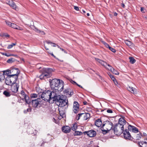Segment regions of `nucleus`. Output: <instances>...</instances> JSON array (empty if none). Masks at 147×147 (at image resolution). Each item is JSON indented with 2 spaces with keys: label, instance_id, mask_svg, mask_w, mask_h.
<instances>
[{
  "label": "nucleus",
  "instance_id": "54",
  "mask_svg": "<svg viewBox=\"0 0 147 147\" xmlns=\"http://www.w3.org/2000/svg\"><path fill=\"white\" fill-rule=\"evenodd\" d=\"M121 5L123 8H124L125 7V5L123 3H122L121 4Z\"/></svg>",
  "mask_w": 147,
  "mask_h": 147
},
{
  "label": "nucleus",
  "instance_id": "45",
  "mask_svg": "<svg viewBox=\"0 0 147 147\" xmlns=\"http://www.w3.org/2000/svg\"><path fill=\"white\" fill-rule=\"evenodd\" d=\"M104 44L107 48H109V47H110L108 44L106 42H104Z\"/></svg>",
  "mask_w": 147,
  "mask_h": 147
},
{
  "label": "nucleus",
  "instance_id": "2",
  "mask_svg": "<svg viewBox=\"0 0 147 147\" xmlns=\"http://www.w3.org/2000/svg\"><path fill=\"white\" fill-rule=\"evenodd\" d=\"M49 82L51 88L53 90H60L63 88V82L59 79H54L52 80H50Z\"/></svg>",
  "mask_w": 147,
  "mask_h": 147
},
{
  "label": "nucleus",
  "instance_id": "12",
  "mask_svg": "<svg viewBox=\"0 0 147 147\" xmlns=\"http://www.w3.org/2000/svg\"><path fill=\"white\" fill-rule=\"evenodd\" d=\"M79 105L78 102L76 101L74 102L73 110L74 113L76 114L79 111Z\"/></svg>",
  "mask_w": 147,
  "mask_h": 147
},
{
  "label": "nucleus",
  "instance_id": "33",
  "mask_svg": "<svg viewBox=\"0 0 147 147\" xmlns=\"http://www.w3.org/2000/svg\"><path fill=\"white\" fill-rule=\"evenodd\" d=\"M37 33L39 34L41 36H43L45 34V32L43 31L37 29Z\"/></svg>",
  "mask_w": 147,
  "mask_h": 147
},
{
  "label": "nucleus",
  "instance_id": "62",
  "mask_svg": "<svg viewBox=\"0 0 147 147\" xmlns=\"http://www.w3.org/2000/svg\"><path fill=\"white\" fill-rule=\"evenodd\" d=\"M117 15V13L116 12L115 13H114V16H116Z\"/></svg>",
  "mask_w": 147,
  "mask_h": 147
},
{
  "label": "nucleus",
  "instance_id": "60",
  "mask_svg": "<svg viewBox=\"0 0 147 147\" xmlns=\"http://www.w3.org/2000/svg\"><path fill=\"white\" fill-rule=\"evenodd\" d=\"M65 92H66V93H68V94H69V91L68 90H65Z\"/></svg>",
  "mask_w": 147,
  "mask_h": 147
},
{
  "label": "nucleus",
  "instance_id": "4",
  "mask_svg": "<svg viewBox=\"0 0 147 147\" xmlns=\"http://www.w3.org/2000/svg\"><path fill=\"white\" fill-rule=\"evenodd\" d=\"M113 125V123L111 121H106L101 127L102 133L103 134H106L108 133L109 131L112 129Z\"/></svg>",
  "mask_w": 147,
  "mask_h": 147
},
{
  "label": "nucleus",
  "instance_id": "28",
  "mask_svg": "<svg viewBox=\"0 0 147 147\" xmlns=\"http://www.w3.org/2000/svg\"><path fill=\"white\" fill-rule=\"evenodd\" d=\"M32 105L33 107L36 108L37 107V99H32Z\"/></svg>",
  "mask_w": 147,
  "mask_h": 147
},
{
  "label": "nucleus",
  "instance_id": "48",
  "mask_svg": "<svg viewBox=\"0 0 147 147\" xmlns=\"http://www.w3.org/2000/svg\"><path fill=\"white\" fill-rule=\"evenodd\" d=\"M1 53V54L2 55H5V56H7V57L10 56L9 55H7V54L6 53Z\"/></svg>",
  "mask_w": 147,
  "mask_h": 147
},
{
  "label": "nucleus",
  "instance_id": "58",
  "mask_svg": "<svg viewBox=\"0 0 147 147\" xmlns=\"http://www.w3.org/2000/svg\"><path fill=\"white\" fill-rule=\"evenodd\" d=\"M31 109H28L27 110V111L30 112L31 111Z\"/></svg>",
  "mask_w": 147,
  "mask_h": 147
},
{
  "label": "nucleus",
  "instance_id": "37",
  "mask_svg": "<svg viewBox=\"0 0 147 147\" xmlns=\"http://www.w3.org/2000/svg\"><path fill=\"white\" fill-rule=\"evenodd\" d=\"M16 45V43H12L11 44V45H8V47H7V48L8 49H11L13 47L15 46Z\"/></svg>",
  "mask_w": 147,
  "mask_h": 147
},
{
  "label": "nucleus",
  "instance_id": "21",
  "mask_svg": "<svg viewBox=\"0 0 147 147\" xmlns=\"http://www.w3.org/2000/svg\"><path fill=\"white\" fill-rule=\"evenodd\" d=\"M11 27L12 28H13L17 30H23V29L22 28L19 27L15 24L13 23H12L11 25Z\"/></svg>",
  "mask_w": 147,
  "mask_h": 147
},
{
  "label": "nucleus",
  "instance_id": "53",
  "mask_svg": "<svg viewBox=\"0 0 147 147\" xmlns=\"http://www.w3.org/2000/svg\"><path fill=\"white\" fill-rule=\"evenodd\" d=\"M46 42L48 44H52V42H51L50 41H46Z\"/></svg>",
  "mask_w": 147,
  "mask_h": 147
},
{
  "label": "nucleus",
  "instance_id": "41",
  "mask_svg": "<svg viewBox=\"0 0 147 147\" xmlns=\"http://www.w3.org/2000/svg\"><path fill=\"white\" fill-rule=\"evenodd\" d=\"M109 49L112 52H113V53H115L116 52L115 50L113 49V48H112V47H109Z\"/></svg>",
  "mask_w": 147,
  "mask_h": 147
},
{
  "label": "nucleus",
  "instance_id": "3",
  "mask_svg": "<svg viewBox=\"0 0 147 147\" xmlns=\"http://www.w3.org/2000/svg\"><path fill=\"white\" fill-rule=\"evenodd\" d=\"M39 69V72L41 74L39 77L40 79L44 78H47L50 77L51 76V73L53 71L52 69L50 68H43L41 69V67H40Z\"/></svg>",
  "mask_w": 147,
  "mask_h": 147
},
{
  "label": "nucleus",
  "instance_id": "19",
  "mask_svg": "<svg viewBox=\"0 0 147 147\" xmlns=\"http://www.w3.org/2000/svg\"><path fill=\"white\" fill-rule=\"evenodd\" d=\"M142 136V134L140 133H139V134H135L132 136V140L134 139L136 140H140Z\"/></svg>",
  "mask_w": 147,
  "mask_h": 147
},
{
  "label": "nucleus",
  "instance_id": "42",
  "mask_svg": "<svg viewBox=\"0 0 147 147\" xmlns=\"http://www.w3.org/2000/svg\"><path fill=\"white\" fill-rule=\"evenodd\" d=\"M110 76L111 79L115 82V81H116L115 78V77H114V76L113 75H110Z\"/></svg>",
  "mask_w": 147,
  "mask_h": 147
},
{
  "label": "nucleus",
  "instance_id": "40",
  "mask_svg": "<svg viewBox=\"0 0 147 147\" xmlns=\"http://www.w3.org/2000/svg\"><path fill=\"white\" fill-rule=\"evenodd\" d=\"M5 22L7 24L8 26H9V27H11V25L12 23H11V22L7 21H6Z\"/></svg>",
  "mask_w": 147,
  "mask_h": 147
},
{
  "label": "nucleus",
  "instance_id": "64",
  "mask_svg": "<svg viewBox=\"0 0 147 147\" xmlns=\"http://www.w3.org/2000/svg\"><path fill=\"white\" fill-rule=\"evenodd\" d=\"M143 135L144 136H147V134L146 133H143Z\"/></svg>",
  "mask_w": 147,
  "mask_h": 147
},
{
  "label": "nucleus",
  "instance_id": "15",
  "mask_svg": "<svg viewBox=\"0 0 147 147\" xmlns=\"http://www.w3.org/2000/svg\"><path fill=\"white\" fill-rule=\"evenodd\" d=\"M128 130L130 131L136 133L138 132V129L136 127L131 125H129L128 126Z\"/></svg>",
  "mask_w": 147,
  "mask_h": 147
},
{
  "label": "nucleus",
  "instance_id": "32",
  "mask_svg": "<svg viewBox=\"0 0 147 147\" xmlns=\"http://www.w3.org/2000/svg\"><path fill=\"white\" fill-rule=\"evenodd\" d=\"M77 128V125L76 123H74L73 124V126L71 127V129L74 131L76 130Z\"/></svg>",
  "mask_w": 147,
  "mask_h": 147
},
{
  "label": "nucleus",
  "instance_id": "31",
  "mask_svg": "<svg viewBox=\"0 0 147 147\" xmlns=\"http://www.w3.org/2000/svg\"><path fill=\"white\" fill-rule=\"evenodd\" d=\"M26 102L27 103V104H29L30 102V100L29 99V97L28 96H24V97Z\"/></svg>",
  "mask_w": 147,
  "mask_h": 147
},
{
  "label": "nucleus",
  "instance_id": "5",
  "mask_svg": "<svg viewBox=\"0 0 147 147\" xmlns=\"http://www.w3.org/2000/svg\"><path fill=\"white\" fill-rule=\"evenodd\" d=\"M95 59L96 61L100 63L107 68L109 70L112 71L114 74L118 75L119 74V73L115 70L109 64H107L106 62L97 58H95Z\"/></svg>",
  "mask_w": 147,
  "mask_h": 147
},
{
  "label": "nucleus",
  "instance_id": "27",
  "mask_svg": "<svg viewBox=\"0 0 147 147\" xmlns=\"http://www.w3.org/2000/svg\"><path fill=\"white\" fill-rule=\"evenodd\" d=\"M84 117L83 118V120H87L88 118H89L90 116V115L88 113H84Z\"/></svg>",
  "mask_w": 147,
  "mask_h": 147
},
{
  "label": "nucleus",
  "instance_id": "49",
  "mask_svg": "<svg viewBox=\"0 0 147 147\" xmlns=\"http://www.w3.org/2000/svg\"><path fill=\"white\" fill-rule=\"evenodd\" d=\"M71 82L73 84H76V85H77V83L76 82L72 80H71Z\"/></svg>",
  "mask_w": 147,
  "mask_h": 147
},
{
  "label": "nucleus",
  "instance_id": "39",
  "mask_svg": "<svg viewBox=\"0 0 147 147\" xmlns=\"http://www.w3.org/2000/svg\"><path fill=\"white\" fill-rule=\"evenodd\" d=\"M4 79L5 77L3 74H0V82H1L2 80H4Z\"/></svg>",
  "mask_w": 147,
  "mask_h": 147
},
{
  "label": "nucleus",
  "instance_id": "18",
  "mask_svg": "<svg viewBox=\"0 0 147 147\" xmlns=\"http://www.w3.org/2000/svg\"><path fill=\"white\" fill-rule=\"evenodd\" d=\"M8 76L11 80V81L12 82L14 83H16L15 82L18 79V76H13L11 75H8Z\"/></svg>",
  "mask_w": 147,
  "mask_h": 147
},
{
  "label": "nucleus",
  "instance_id": "52",
  "mask_svg": "<svg viewBox=\"0 0 147 147\" xmlns=\"http://www.w3.org/2000/svg\"><path fill=\"white\" fill-rule=\"evenodd\" d=\"M56 45L55 43H52V46L53 47H55L56 46Z\"/></svg>",
  "mask_w": 147,
  "mask_h": 147
},
{
  "label": "nucleus",
  "instance_id": "20",
  "mask_svg": "<svg viewBox=\"0 0 147 147\" xmlns=\"http://www.w3.org/2000/svg\"><path fill=\"white\" fill-rule=\"evenodd\" d=\"M125 43L126 44L131 48L134 47V45L131 42L129 41L128 40H126L125 41Z\"/></svg>",
  "mask_w": 147,
  "mask_h": 147
},
{
  "label": "nucleus",
  "instance_id": "55",
  "mask_svg": "<svg viewBox=\"0 0 147 147\" xmlns=\"http://www.w3.org/2000/svg\"><path fill=\"white\" fill-rule=\"evenodd\" d=\"M77 85L78 86V87H80V88H83L81 86V85H79V84H77V85Z\"/></svg>",
  "mask_w": 147,
  "mask_h": 147
},
{
  "label": "nucleus",
  "instance_id": "13",
  "mask_svg": "<svg viewBox=\"0 0 147 147\" xmlns=\"http://www.w3.org/2000/svg\"><path fill=\"white\" fill-rule=\"evenodd\" d=\"M126 121L124 118L121 117L119 119L118 123L116 125L121 127L123 126L124 128V126L126 124Z\"/></svg>",
  "mask_w": 147,
  "mask_h": 147
},
{
  "label": "nucleus",
  "instance_id": "30",
  "mask_svg": "<svg viewBox=\"0 0 147 147\" xmlns=\"http://www.w3.org/2000/svg\"><path fill=\"white\" fill-rule=\"evenodd\" d=\"M129 59L130 60L129 62L131 64H134L136 62V60L133 57H129Z\"/></svg>",
  "mask_w": 147,
  "mask_h": 147
},
{
  "label": "nucleus",
  "instance_id": "26",
  "mask_svg": "<svg viewBox=\"0 0 147 147\" xmlns=\"http://www.w3.org/2000/svg\"><path fill=\"white\" fill-rule=\"evenodd\" d=\"M84 113H79L76 118V119L78 120H79L80 118H81L83 120V118H84Z\"/></svg>",
  "mask_w": 147,
  "mask_h": 147
},
{
  "label": "nucleus",
  "instance_id": "1",
  "mask_svg": "<svg viewBox=\"0 0 147 147\" xmlns=\"http://www.w3.org/2000/svg\"><path fill=\"white\" fill-rule=\"evenodd\" d=\"M37 97L38 96H39V98H37V106L39 105L42 106L43 103H45V101H50V97L49 96L50 90L44 91L39 88H37Z\"/></svg>",
  "mask_w": 147,
  "mask_h": 147
},
{
  "label": "nucleus",
  "instance_id": "11",
  "mask_svg": "<svg viewBox=\"0 0 147 147\" xmlns=\"http://www.w3.org/2000/svg\"><path fill=\"white\" fill-rule=\"evenodd\" d=\"M6 3L8 4L13 9L18 11V8L12 0H7Z\"/></svg>",
  "mask_w": 147,
  "mask_h": 147
},
{
  "label": "nucleus",
  "instance_id": "63",
  "mask_svg": "<svg viewBox=\"0 0 147 147\" xmlns=\"http://www.w3.org/2000/svg\"><path fill=\"white\" fill-rule=\"evenodd\" d=\"M51 55L53 57H55V56L53 54V53H50Z\"/></svg>",
  "mask_w": 147,
  "mask_h": 147
},
{
  "label": "nucleus",
  "instance_id": "59",
  "mask_svg": "<svg viewBox=\"0 0 147 147\" xmlns=\"http://www.w3.org/2000/svg\"><path fill=\"white\" fill-rule=\"evenodd\" d=\"M45 45V49L46 50H48L49 49L46 46H45V45Z\"/></svg>",
  "mask_w": 147,
  "mask_h": 147
},
{
  "label": "nucleus",
  "instance_id": "25",
  "mask_svg": "<svg viewBox=\"0 0 147 147\" xmlns=\"http://www.w3.org/2000/svg\"><path fill=\"white\" fill-rule=\"evenodd\" d=\"M127 90L130 92L131 93L134 94L136 93V92L135 91L136 89L131 86H128L127 87Z\"/></svg>",
  "mask_w": 147,
  "mask_h": 147
},
{
  "label": "nucleus",
  "instance_id": "14",
  "mask_svg": "<svg viewBox=\"0 0 147 147\" xmlns=\"http://www.w3.org/2000/svg\"><path fill=\"white\" fill-rule=\"evenodd\" d=\"M11 86V91L15 93L17 92L19 87L18 84L17 83H14Z\"/></svg>",
  "mask_w": 147,
  "mask_h": 147
},
{
  "label": "nucleus",
  "instance_id": "16",
  "mask_svg": "<svg viewBox=\"0 0 147 147\" xmlns=\"http://www.w3.org/2000/svg\"><path fill=\"white\" fill-rule=\"evenodd\" d=\"M62 131L64 133H67L70 132L71 128L68 126H65L61 128Z\"/></svg>",
  "mask_w": 147,
  "mask_h": 147
},
{
  "label": "nucleus",
  "instance_id": "57",
  "mask_svg": "<svg viewBox=\"0 0 147 147\" xmlns=\"http://www.w3.org/2000/svg\"><path fill=\"white\" fill-rule=\"evenodd\" d=\"M69 95H70V96H71V95H72L73 94V92H69V94H68Z\"/></svg>",
  "mask_w": 147,
  "mask_h": 147
},
{
  "label": "nucleus",
  "instance_id": "44",
  "mask_svg": "<svg viewBox=\"0 0 147 147\" xmlns=\"http://www.w3.org/2000/svg\"><path fill=\"white\" fill-rule=\"evenodd\" d=\"M21 94L22 95L23 97H24V96H26L24 92L22 91L21 93Z\"/></svg>",
  "mask_w": 147,
  "mask_h": 147
},
{
  "label": "nucleus",
  "instance_id": "34",
  "mask_svg": "<svg viewBox=\"0 0 147 147\" xmlns=\"http://www.w3.org/2000/svg\"><path fill=\"white\" fill-rule=\"evenodd\" d=\"M82 133L81 131H76L74 133V136H80L82 134Z\"/></svg>",
  "mask_w": 147,
  "mask_h": 147
},
{
  "label": "nucleus",
  "instance_id": "7",
  "mask_svg": "<svg viewBox=\"0 0 147 147\" xmlns=\"http://www.w3.org/2000/svg\"><path fill=\"white\" fill-rule=\"evenodd\" d=\"M112 129L114 130L115 134L117 135H120L123 132L124 128L123 126L121 127L115 125L113 129Z\"/></svg>",
  "mask_w": 147,
  "mask_h": 147
},
{
  "label": "nucleus",
  "instance_id": "50",
  "mask_svg": "<svg viewBox=\"0 0 147 147\" xmlns=\"http://www.w3.org/2000/svg\"><path fill=\"white\" fill-rule=\"evenodd\" d=\"M53 121L55 123H57V121L54 118H53Z\"/></svg>",
  "mask_w": 147,
  "mask_h": 147
},
{
  "label": "nucleus",
  "instance_id": "29",
  "mask_svg": "<svg viewBox=\"0 0 147 147\" xmlns=\"http://www.w3.org/2000/svg\"><path fill=\"white\" fill-rule=\"evenodd\" d=\"M10 74H11V69L10 70H7L3 71V75H7L8 76Z\"/></svg>",
  "mask_w": 147,
  "mask_h": 147
},
{
  "label": "nucleus",
  "instance_id": "35",
  "mask_svg": "<svg viewBox=\"0 0 147 147\" xmlns=\"http://www.w3.org/2000/svg\"><path fill=\"white\" fill-rule=\"evenodd\" d=\"M3 94L6 96L9 97L11 95L10 93L7 91H5L3 92Z\"/></svg>",
  "mask_w": 147,
  "mask_h": 147
},
{
  "label": "nucleus",
  "instance_id": "6",
  "mask_svg": "<svg viewBox=\"0 0 147 147\" xmlns=\"http://www.w3.org/2000/svg\"><path fill=\"white\" fill-rule=\"evenodd\" d=\"M57 105L61 107H63L68 104V101L67 99H63L60 96L56 101Z\"/></svg>",
  "mask_w": 147,
  "mask_h": 147
},
{
  "label": "nucleus",
  "instance_id": "61",
  "mask_svg": "<svg viewBox=\"0 0 147 147\" xmlns=\"http://www.w3.org/2000/svg\"><path fill=\"white\" fill-rule=\"evenodd\" d=\"M5 36L6 37H9V35L7 34H6Z\"/></svg>",
  "mask_w": 147,
  "mask_h": 147
},
{
  "label": "nucleus",
  "instance_id": "46",
  "mask_svg": "<svg viewBox=\"0 0 147 147\" xmlns=\"http://www.w3.org/2000/svg\"><path fill=\"white\" fill-rule=\"evenodd\" d=\"M74 9L77 11H78L79 10V8L78 7L76 6H74Z\"/></svg>",
  "mask_w": 147,
  "mask_h": 147
},
{
  "label": "nucleus",
  "instance_id": "47",
  "mask_svg": "<svg viewBox=\"0 0 147 147\" xmlns=\"http://www.w3.org/2000/svg\"><path fill=\"white\" fill-rule=\"evenodd\" d=\"M12 59H9L7 60V62L8 63H11V62L12 61Z\"/></svg>",
  "mask_w": 147,
  "mask_h": 147
},
{
  "label": "nucleus",
  "instance_id": "38",
  "mask_svg": "<svg viewBox=\"0 0 147 147\" xmlns=\"http://www.w3.org/2000/svg\"><path fill=\"white\" fill-rule=\"evenodd\" d=\"M30 97L32 99L37 97V94H32L30 95Z\"/></svg>",
  "mask_w": 147,
  "mask_h": 147
},
{
  "label": "nucleus",
  "instance_id": "51",
  "mask_svg": "<svg viewBox=\"0 0 147 147\" xmlns=\"http://www.w3.org/2000/svg\"><path fill=\"white\" fill-rule=\"evenodd\" d=\"M60 49L62 51H63L65 53H67L66 51L63 49V48H60Z\"/></svg>",
  "mask_w": 147,
  "mask_h": 147
},
{
  "label": "nucleus",
  "instance_id": "56",
  "mask_svg": "<svg viewBox=\"0 0 147 147\" xmlns=\"http://www.w3.org/2000/svg\"><path fill=\"white\" fill-rule=\"evenodd\" d=\"M83 103L84 105H87V102L86 101H84Z\"/></svg>",
  "mask_w": 147,
  "mask_h": 147
},
{
  "label": "nucleus",
  "instance_id": "9",
  "mask_svg": "<svg viewBox=\"0 0 147 147\" xmlns=\"http://www.w3.org/2000/svg\"><path fill=\"white\" fill-rule=\"evenodd\" d=\"M122 133L123 134L124 138L125 139L132 140V136H131L128 130L127 129H125V130H123Z\"/></svg>",
  "mask_w": 147,
  "mask_h": 147
},
{
  "label": "nucleus",
  "instance_id": "17",
  "mask_svg": "<svg viewBox=\"0 0 147 147\" xmlns=\"http://www.w3.org/2000/svg\"><path fill=\"white\" fill-rule=\"evenodd\" d=\"M20 71L17 68H13L11 69V75L15 76H18L19 74Z\"/></svg>",
  "mask_w": 147,
  "mask_h": 147
},
{
  "label": "nucleus",
  "instance_id": "10",
  "mask_svg": "<svg viewBox=\"0 0 147 147\" xmlns=\"http://www.w3.org/2000/svg\"><path fill=\"white\" fill-rule=\"evenodd\" d=\"M84 135L87 134L88 136L89 137H94L96 134V132L94 130H90L85 131L83 132Z\"/></svg>",
  "mask_w": 147,
  "mask_h": 147
},
{
  "label": "nucleus",
  "instance_id": "8",
  "mask_svg": "<svg viewBox=\"0 0 147 147\" xmlns=\"http://www.w3.org/2000/svg\"><path fill=\"white\" fill-rule=\"evenodd\" d=\"M49 97H50V100H53V101H56L60 96V95L57 94L56 92L54 91H50Z\"/></svg>",
  "mask_w": 147,
  "mask_h": 147
},
{
  "label": "nucleus",
  "instance_id": "36",
  "mask_svg": "<svg viewBox=\"0 0 147 147\" xmlns=\"http://www.w3.org/2000/svg\"><path fill=\"white\" fill-rule=\"evenodd\" d=\"M59 112L60 116L61 118H63L65 115L64 111H59Z\"/></svg>",
  "mask_w": 147,
  "mask_h": 147
},
{
  "label": "nucleus",
  "instance_id": "24",
  "mask_svg": "<svg viewBox=\"0 0 147 147\" xmlns=\"http://www.w3.org/2000/svg\"><path fill=\"white\" fill-rule=\"evenodd\" d=\"M95 124L97 127H100L102 124L101 120L100 119H98L96 120L95 121Z\"/></svg>",
  "mask_w": 147,
  "mask_h": 147
},
{
  "label": "nucleus",
  "instance_id": "23",
  "mask_svg": "<svg viewBox=\"0 0 147 147\" xmlns=\"http://www.w3.org/2000/svg\"><path fill=\"white\" fill-rule=\"evenodd\" d=\"M5 82L6 84L8 85H11L12 84H13V83L12 82L11 79L9 78L8 76L5 79Z\"/></svg>",
  "mask_w": 147,
  "mask_h": 147
},
{
  "label": "nucleus",
  "instance_id": "43",
  "mask_svg": "<svg viewBox=\"0 0 147 147\" xmlns=\"http://www.w3.org/2000/svg\"><path fill=\"white\" fill-rule=\"evenodd\" d=\"M107 112L109 113H112L113 112L111 109H108L107 110Z\"/></svg>",
  "mask_w": 147,
  "mask_h": 147
},
{
  "label": "nucleus",
  "instance_id": "22",
  "mask_svg": "<svg viewBox=\"0 0 147 147\" xmlns=\"http://www.w3.org/2000/svg\"><path fill=\"white\" fill-rule=\"evenodd\" d=\"M138 145L140 147H147V143L142 141L138 142Z\"/></svg>",
  "mask_w": 147,
  "mask_h": 147
}]
</instances>
